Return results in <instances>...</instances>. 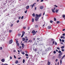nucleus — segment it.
I'll use <instances>...</instances> for the list:
<instances>
[{"label":"nucleus","instance_id":"a211bd4d","mask_svg":"<svg viewBox=\"0 0 65 65\" xmlns=\"http://www.w3.org/2000/svg\"><path fill=\"white\" fill-rule=\"evenodd\" d=\"M32 16H33L34 17H35V13H33L32 14Z\"/></svg>","mask_w":65,"mask_h":65},{"label":"nucleus","instance_id":"f8f14e48","mask_svg":"<svg viewBox=\"0 0 65 65\" xmlns=\"http://www.w3.org/2000/svg\"><path fill=\"white\" fill-rule=\"evenodd\" d=\"M47 64L48 65H50L51 64V62H49V61H48Z\"/></svg>","mask_w":65,"mask_h":65},{"label":"nucleus","instance_id":"393cba45","mask_svg":"<svg viewBox=\"0 0 65 65\" xmlns=\"http://www.w3.org/2000/svg\"><path fill=\"white\" fill-rule=\"evenodd\" d=\"M37 51V49L36 48H35L34 50V52H36Z\"/></svg>","mask_w":65,"mask_h":65},{"label":"nucleus","instance_id":"0e129e2a","mask_svg":"<svg viewBox=\"0 0 65 65\" xmlns=\"http://www.w3.org/2000/svg\"><path fill=\"white\" fill-rule=\"evenodd\" d=\"M62 35H63V36H65V34H62Z\"/></svg>","mask_w":65,"mask_h":65},{"label":"nucleus","instance_id":"cd10ccee","mask_svg":"<svg viewBox=\"0 0 65 65\" xmlns=\"http://www.w3.org/2000/svg\"><path fill=\"white\" fill-rule=\"evenodd\" d=\"M34 5H35V4H34L32 5V9L33 8V6H34Z\"/></svg>","mask_w":65,"mask_h":65},{"label":"nucleus","instance_id":"bb28decb","mask_svg":"<svg viewBox=\"0 0 65 65\" xmlns=\"http://www.w3.org/2000/svg\"><path fill=\"white\" fill-rule=\"evenodd\" d=\"M62 17L63 18H65V15H62Z\"/></svg>","mask_w":65,"mask_h":65},{"label":"nucleus","instance_id":"2eb2a0df","mask_svg":"<svg viewBox=\"0 0 65 65\" xmlns=\"http://www.w3.org/2000/svg\"><path fill=\"white\" fill-rule=\"evenodd\" d=\"M51 28V26H48V29H50Z\"/></svg>","mask_w":65,"mask_h":65},{"label":"nucleus","instance_id":"2f4dec72","mask_svg":"<svg viewBox=\"0 0 65 65\" xmlns=\"http://www.w3.org/2000/svg\"><path fill=\"white\" fill-rule=\"evenodd\" d=\"M23 29H26V27H25V26H24L23 27Z\"/></svg>","mask_w":65,"mask_h":65},{"label":"nucleus","instance_id":"c03bdc74","mask_svg":"<svg viewBox=\"0 0 65 65\" xmlns=\"http://www.w3.org/2000/svg\"><path fill=\"white\" fill-rule=\"evenodd\" d=\"M21 17L20 16L19 17H18V19H19V20H20V19H21Z\"/></svg>","mask_w":65,"mask_h":65},{"label":"nucleus","instance_id":"72a5a7b5","mask_svg":"<svg viewBox=\"0 0 65 65\" xmlns=\"http://www.w3.org/2000/svg\"><path fill=\"white\" fill-rule=\"evenodd\" d=\"M13 26V24H12L11 25V27H12Z\"/></svg>","mask_w":65,"mask_h":65},{"label":"nucleus","instance_id":"ddd939ff","mask_svg":"<svg viewBox=\"0 0 65 65\" xmlns=\"http://www.w3.org/2000/svg\"><path fill=\"white\" fill-rule=\"evenodd\" d=\"M42 55H43L45 54V53H44V52L43 51V52H42Z\"/></svg>","mask_w":65,"mask_h":65},{"label":"nucleus","instance_id":"6e6552de","mask_svg":"<svg viewBox=\"0 0 65 65\" xmlns=\"http://www.w3.org/2000/svg\"><path fill=\"white\" fill-rule=\"evenodd\" d=\"M32 33L33 34H36V31L34 30H33L32 31Z\"/></svg>","mask_w":65,"mask_h":65},{"label":"nucleus","instance_id":"f257e3e1","mask_svg":"<svg viewBox=\"0 0 65 65\" xmlns=\"http://www.w3.org/2000/svg\"><path fill=\"white\" fill-rule=\"evenodd\" d=\"M41 13H40L38 15V14H36V18H35V20L36 22L38 21V20L39 19V18H40V17L41 16Z\"/></svg>","mask_w":65,"mask_h":65},{"label":"nucleus","instance_id":"dca6fc26","mask_svg":"<svg viewBox=\"0 0 65 65\" xmlns=\"http://www.w3.org/2000/svg\"><path fill=\"white\" fill-rule=\"evenodd\" d=\"M29 6H26V9H29Z\"/></svg>","mask_w":65,"mask_h":65},{"label":"nucleus","instance_id":"9b49d317","mask_svg":"<svg viewBox=\"0 0 65 65\" xmlns=\"http://www.w3.org/2000/svg\"><path fill=\"white\" fill-rule=\"evenodd\" d=\"M37 53L38 54H40L41 53V52L40 51H38V52H37Z\"/></svg>","mask_w":65,"mask_h":65},{"label":"nucleus","instance_id":"37998d69","mask_svg":"<svg viewBox=\"0 0 65 65\" xmlns=\"http://www.w3.org/2000/svg\"><path fill=\"white\" fill-rule=\"evenodd\" d=\"M21 45L22 46H24V45H24V44L22 43L21 44Z\"/></svg>","mask_w":65,"mask_h":65},{"label":"nucleus","instance_id":"4c0bfd02","mask_svg":"<svg viewBox=\"0 0 65 65\" xmlns=\"http://www.w3.org/2000/svg\"><path fill=\"white\" fill-rule=\"evenodd\" d=\"M48 51V49L47 48L45 50V51H46L47 52Z\"/></svg>","mask_w":65,"mask_h":65},{"label":"nucleus","instance_id":"a19ab883","mask_svg":"<svg viewBox=\"0 0 65 65\" xmlns=\"http://www.w3.org/2000/svg\"><path fill=\"white\" fill-rule=\"evenodd\" d=\"M14 57L15 59H17V57H16V56H15L14 55Z\"/></svg>","mask_w":65,"mask_h":65},{"label":"nucleus","instance_id":"338daca9","mask_svg":"<svg viewBox=\"0 0 65 65\" xmlns=\"http://www.w3.org/2000/svg\"><path fill=\"white\" fill-rule=\"evenodd\" d=\"M55 61L56 62H57L58 61V59H56Z\"/></svg>","mask_w":65,"mask_h":65},{"label":"nucleus","instance_id":"39448f33","mask_svg":"<svg viewBox=\"0 0 65 65\" xmlns=\"http://www.w3.org/2000/svg\"><path fill=\"white\" fill-rule=\"evenodd\" d=\"M54 9H52V11L53 12V13H55V9H56V8L55 7H54Z\"/></svg>","mask_w":65,"mask_h":65},{"label":"nucleus","instance_id":"6e6d98bb","mask_svg":"<svg viewBox=\"0 0 65 65\" xmlns=\"http://www.w3.org/2000/svg\"><path fill=\"white\" fill-rule=\"evenodd\" d=\"M54 6H55L56 7H57L58 6H56V5H55Z\"/></svg>","mask_w":65,"mask_h":65},{"label":"nucleus","instance_id":"bf43d9fd","mask_svg":"<svg viewBox=\"0 0 65 65\" xmlns=\"http://www.w3.org/2000/svg\"><path fill=\"white\" fill-rule=\"evenodd\" d=\"M19 22V20H18L17 21V23H18Z\"/></svg>","mask_w":65,"mask_h":65},{"label":"nucleus","instance_id":"7c9ffc66","mask_svg":"<svg viewBox=\"0 0 65 65\" xmlns=\"http://www.w3.org/2000/svg\"><path fill=\"white\" fill-rule=\"evenodd\" d=\"M55 45H57V43L56 42H55Z\"/></svg>","mask_w":65,"mask_h":65},{"label":"nucleus","instance_id":"1a4fd4ad","mask_svg":"<svg viewBox=\"0 0 65 65\" xmlns=\"http://www.w3.org/2000/svg\"><path fill=\"white\" fill-rule=\"evenodd\" d=\"M40 8L41 9H42L43 8V6H40Z\"/></svg>","mask_w":65,"mask_h":65},{"label":"nucleus","instance_id":"f3484780","mask_svg":"<svg viewBox=\"0 0 65 65\" xmlns=\"http://www.w3.org/2000/svg\"><path fill=\"white\" fill-rule=\"evenodd\" d=\"M65 57V55H64V56H63V57H62V58H61V60H62V59H63V58H64V57Z\"/></svg>","mask_w":65,"mask_h":65},{"label":"nucleus","instance_id":"c85d7f7f","mask_svg":"<svg viewBox=\"0 0 65 65\" xmlns=\"http://www.w3.org/2000/svg\"><path fill=\"white\" fill-rule=\"evenodd\" d=\"M21 35V34H19L18 35V36H20Z\"/></svg>","mask_w":65,"mask_h":65},{"label":"nucleus","instance_id":"79ce46f5","mask_svg":"<svg viewBox=\"0 0 65 65\" xmlns=\"http://www.w3.org/2000/svg\"><path fill=\"white\" fill-rule=\"evenodd\" d=\"M26 11H25V13H26L27 12V10H26Z\"/></svg>","mask_w":65,"mask_h":65},{"label":"nucleus","instance_id":"09e8293b","mask_svg":"<svg viewBox=\"0 0 65 65\" xmlns=\"http://www.w3.org/2000/svg\"><path fill=\"white\" fill-rule=\"evenodd\" d=\"M29 29H30V27H28V28L27 29H28L27 30H29Z\"/></svg>","mask_w":65,"mask_h":65},{"label":"nucleus","instance_id":"6ab92c4d","mask_svg":"<svg viewBox=\"0 0 65 65\" xmlns=\"http://www.w3.org/2000/svg\"><path fill=\"white\" fill-rule=\"evenodd\" d=\"M62 59H61L60 61V65L62 64Z\"/></svg>","mask_w":65,"mask_h":65},{"label":"nucleus","instance_id":"ea45409f","mask_svg":"<svg viewBox=\"0 0 65 65\" xmlns=\"http://www.w3.org/2000/svg\"><path fill=\"white\" fill-rule=\"evenodd\" d=\"M64 37V36H61V39H62V38H63Z\"/></svg>","mask_w":65,"mask_h":65},{"label":"nucleus","instance_id":"c9c22d12","mask_svg":"<svg viewBox=\"0 0 65 65\" xmlns=\"http://www.w3.org/2000/svg\"><path fill=\"white\" fill-rule=\"evenodd\" d=\"M22 54H23V55H25V53L24 52H22Z\"/></svg>","mask_w":65,"mask_h":65},{"label":"nucleus","instance_id":"8fccbe9b","mask_svg":"<svg viewBox=\"0 0 65 65\" xmlns=\"http://www.w3.org/2000/svg\"><path fill=\"white\" fill-rule=\"evenodd\" d=\"M62 42H64V40L63 39H62Z\"/></svg>","mask_w":65,"mask_h":65},{"label":"nucleus","instance_id":"412c9836","mask_svg":"<svg viewBox=\"0 0 65 65\" xmlns=\"http://www.w3.org/2000/svg\"><path fill=\"white\" fill-rule=\"evenodd\" d=\"M22 40L23 41H25V38H22Z\"/></svg>","mask_w":65,"mask_h":65},{"label":"nucleus","instance_id":"4468645a","mask_svg":"<svg viewBox=\"0 0 65 65\" xmlns=\"http://www.w3.org/2000/svg\"><path fill=\"white\" fill-rule=\"evenodd\" d=\"M34 18H32L31 20V21L32 23L34 22Z\"/></svg>","mask_w":65,"mask_h":65},{"label":"nucleus","instance_id":"f03ea898","mask_svg":"<svg viewBox=\"0 0 65 65\" xmlns=\"http://www.w3.org/2000/svg\"><path fill=\"white\" fill-rule=\"evenodd\" d=\"M58 53H60L58 55V58L59 59H61V56H62V54H63V53H61V51H58Z\"/></svg>","mask_w":65,"mask_h":65},{"label":"nucleus","instance_id":"3c124183","mask_svg":"<svg viewBox=\"0 0 65 65\" xmlns=\"http://www.w3.org/2000/svg\"><path fill=\"white\" fill-rule=\"evenodd\" d=\"M56 48L57 49H58V50H60V48L59 47H57Z\"/></svg>","mask_w":65,"mask_h":65},{"label":"nucleus","instance_id":"58836bf2","mask_svg":"<svg viewBox=\"0 0 65 65\" xmlns=\"http://www.w3.org/2000/svg\"><path fill=\"white\" fill-rule=\"evenodd\" d=\"M2 50V47H0V50Z\"/></svg>","mask_w":65,"mask_h":65},{"label":"nucleus","instance_id":"b1692460","mask_svg":"<svg viewBox=\"0 0 65 65\" xmlns=\"http://www.w3.org/2000/svg\"><path fill=\"white\" fill-rule=\"evenodd\" d=\"M36 28H38V25H37L35 26Z\"/></svg>","mask_w":65,"mask_h":65},{"label":"nucleus","instance_id":"c756f323","mask_svg":"<svg viewBox=\"0 0 65 65\" xmlns=\"http://www.w3.org/2000/svg\"><path fill=\"white\" fill-rule=\"evenodd\" d=\"M47 48L48 51H50V50H51V48Z\"/></svg>","mask_w":65,"mask_h":65},{"label":"nucleus","instance_id":"473e14b6","mask_svg":"<svg viewBox=\"0 0 65 65\" xmlns=\"http://www.w3.org/2000/svg\"><path fill=\"white\" fill-rule=\"evenodd\" d=\"M54 21H57V20L55 18H54Z\"/></svg>","mask_w":65,"mask_h":65},{"label":"nucleus","instance_id":"423d86ee","mask_svg":"<svg viewBox=\"0 0 65 65\" xmlns=\"http://www.w3.org/2000/svg\"><path fill=\"white\" fill-rule=\"evenodd\" d=\"M51 41L52 42V43H53L52 44H54V43H55V40L54 39H52L51 40Z\"/></svg>","mask_w":65,"mask_h":65},{"label":"nucleus","instance_id":"9d476101","mask_svg":"<svg viewBox=\"0 0 65 65\" xmlns=\"http://www.w3.org/2000/svg\"><path fill=\"white\" fill-rule=\"evenodd\" d=\"M55 11L56 13H57L59 11V9H58V10L57 9H56Z\"/></svg>","mask_w":65,"mask_h":65},{"label":"nucleus","instance_id":"de8ad7c7","mask_svg":"<svg viewBox=\"0 0 65 65\" xmlns=\"http://www.w3.org/2000/svg\"><path fill=\"white\" fill-rule=\"evenodd\" d=\"M25 46V45H24L23 46H22V47H23V48H24Z\"/></svg>","mask_w":65,"mask_h":65},{"label":"nucleus","instance_id":"603ef678","mask_svg":"<svg viewBox=\"0 0 65 65\" xmlns=\"http://www.w3.org/2000/svg\"><path fill=\"white\" fill-rule=\"evenodd\" d=\"M50 23H53V21H52V20L50 21Z\"/></svg>","mask_w":65,"mask_h":65},{"label":"nucleus","instance_id":"864d4df0","mask_svg":"<svg viewBox=\"0 0 65 65\" xmlns=\"http://www.w3.org/2000/svg\"><path fill=\"white\" fill-rule=\"evenodd\" d=\"M23 18H24V16H22L21 18V19H23Z\"/></svg>","mask_w":65,"mask_h":65},{"label":"nucleus","instance_id":"7ed1b4c3","mask_svg":"<svg viewBox=\"0 0 65 65\" xmlns=\"http://www.w3.org/2000/svg\"><path fill=\"white\" fill-rule=\"evenodd\" d=\"M16 42L17 46H18V47L20 46V43H18L19 41H16Z\"/></svg>","mask_w":65,"mask_h":65},{"label":"nucleus","instance_id":"774afa93","mask_svg":"<svg viewBox=\"0 0 65 65\" xmlns=\"http://www.w3.org/2000/svg\"><path fill=\"white\" fill-rule=\"evenodd\" d=\"M4 65H8L6 63H5L4 64Z\"/></svg>","mask_w":65,"mask_h":65},{"label":"nucleus","instance_id":"4be33fe9","mask_svg":"<svg viewBox=\"0 0 65 65\" xmlns=\"http://www.w3.org/2000/svg\"><path fill=\"white\" fill-rule=\"evenodd\" d=\"M19 62V61L18 60H16L15 62V63L16 64H17V63H18V62Z\"/></svg>","mask_w":65,"mask_h":65},{"label":"nucleus","instance_id":"0eeeda50","mask_svg":"<svg viewBox=\"0 0 65 65\" xmlns=\"http://www.w3.org/2000/svg\"><path fill=\"white\" fill-rule=\"evenodd\" d=\"M9 43L10 44H11L12 43V40H10L9 41Z\"/></svg>","mask_w":65,"mask_h":65},{"label":"nucleus","instance_id":"680f3d73","mask_svg":"<svg viewBox=\"0 0 65 65\" xmlns=\"http://www.w3.org/2000/svg\"><path fill=\"white\" fill-rule=\"evenodd\" d=\"M25 39H27L28 38V37H25Z\"/></svg>","mask_w":65,"mask_h":65},{"label":"nucleus","instance_id":"5701e85b","mask_svg":"<svg viewBox=\"0 0 65 65\" xmlns=\"http://www.w3.org/2000/svg\"><path fill=\"white\" fill-rule=\"evenodd\" d=\"M9 33H11L12 32V30H10L9 31Z\"/></svg>","mask_w":65,"mask_h":65},{"label":"nucleus","instance_id":"20e7f679","mask_svg":"<svg viewBox=\"0 0 65 65\" xmlns=\"http://www.w3.org/2000/svg\"><path fill=\"white\" fill-rule=\"evenodd\" d=\"M25 34V31H23L22 32V34L21 37H23V36H24V34Z\"/></svg>","mask_w":65,"mask_h":65},{"label":"nucleus","instance_id":"4d7b16f0","mask_svg":"<svg viewBox=\"0 0 65 65\" xmlns=\"http://www.w3.org/2000/svg\"><path fill=\"white\" fill-rule=\"evenodd\" d=\"M40 39V38H37V40H39H39Z\"/></svg>","mask_w":65,"mask_h":65},{"label":"nucleus","instance_id":"13d9d810","mask_svg":"<svg viewBox=\"0 0 65 65\" xmlns=\"http://www.w3.org/2000/svg\"><path fill=\"white\" fill-rule=\"evenodd\" d=\"M61 51L62 52H64V49H62Z\"/></svg>","mask_w":65,"mask_h":65},{"label":"nucleus","instance_id":"5fc2aeb1","mask_svg":"<svg viewBox=\"0 0 65 65\" xmlns=\"http://www.w3.org/2000/svg\"><path fill=\"white\" fill-rule=\"evenodd\" d=\"M10 59H11V60L12 59V57H11V56H10Z\"/></svg>","mask_w":65,"mask_h":65},{"label":"nucleus","instance_id":"aec40b11","mask_svg":"<svg viewBox=\"0 0 65 65\" xmlns=\"http://www.w3.org/2000/svg\"><path fill=\"white\" fill-rule=\"evenodd\" d=\"M1 61L3 62H4V59H2Z\"/></svg>","mask_w":65,"mask_h":65},{"label":"nucleus","instance_id":"69168bd1","mask_svg":"<svg viewBox=\"0 0 65 65\" xmlns=\"http://www.w3.org/2000/svg\"><path fill=\"white\" fill-rule=\"evenodd\" d=\"M42 39H41L40 38V39L39 40V41H42Z\"/></svg>","mask_w":65,"mask_h":65},{"label":"nucleus","instance_id":"49530a36","mask_svg":"<svg viewBox=\"0 0 65 65\" xmlns=\"http://www.w3.org/2000/svg\"><path fill=\"white\" fill-rule=\"evenodd\" d=\"M54 54H56V51H54Z\"/></svg>","mask_w":65,"mask_h":65},{"label":"nucleus","instance_id":"e2e57ef3","mask_svg":"<svg viewBox=\"0 0 65 65\" xmlns=\"http://www.w3.org/2000/svg\"><path fill=\"white\" fill-rule=\"evenodd\" d=\"M24 42H26V43H27V42H28V41H24Z\"/></svg>","mask_w":65,"mask_h":65},{"label":"nucleus","instance_id":"052dcab7","mask_svg":"<svg viewBox=\"0 0 65 65\" xmlns=\"http://www.w3.org/2000/svg\"><path fill=\"white\" fill-rule=\"evenodd\" d=\"M21 57H20V58H18V59H19V60H20V59H21Z\"/></svg>","mask_w":65,"mask_h":65},{"label":"nucleus","instance_id":"e433bc0d","mask_svg":"<svg viewBox=\"0 0 65 65\" xmlns=\"http://www.w3.org/2000/svg\"><path fill=\"white\" fill-rule=\"evenodd\" d=\"M25 55L26 56H29V55H28V54H25Z\"/></svg>","mask_w":65,"mask_h":65},{"label":"nucleus","instance_id":"f704fd0d","mask_svg":"<svg viewBox=\"0 0 65 65\" xmlns=\"http://www.w3.org/2000/svg\"><path fill=\"white\" fill-rule=\"evenodd\" d=\"M64 48V46H63L61 47V48Z\"/></svg>","mask_w":65,"mask_h":65},{"label":"nucleus","instance_id":"a18cd8bd","mask_svg":"<svg viewBox=\"0 0 65 65\" xmlns=\"http://www.w3.org/2000/svg\"><path fill=\"white\" fill-rule=\"evenodd\" d=\"M59 23H60V21H57V24H59Z\"/></svg>","mask_w":65,"mask_h":65},{"label":"nucleus","instance_id":"a878e982","mask_svg":"<svg viewBox=\"0 0 65 65\" xmlns=\"http://www.w3.org/2000/svg\"><path fill=\"white\" fill-rule=\"evenodd\" d=\"M25 62V59H24L23 60V63H24V62Z\"/></svg>","mask_w":65,"mask_h":65}]
</instances>
